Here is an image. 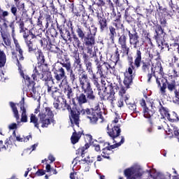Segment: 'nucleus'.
Masks as SVG:
<instances>
[{
	"label": "nucleus",
	"instance_id": "f257e3e1",
	"mask_svg": "<svg viewBox=\"0 0 179 179\" xmlns=\"http://www.w3.org/2000/svg\"><path fill=\"white\" fill-rule=\"evenodd\" d=\"M88 115L91 124H96L99 121V113L98 112H92L89 108L83 109L82 108L75 110H71L69 115L71 124L72 127H76L79 128V115Z\"/></svg>",
	"mask_w": 179,
	"mask_h": 179
},
{
	"label": "nucleus",
	"instance_id": "f03ea898",
	"mask_svg": "<svg viewBox=\"0 0 179 179\" xmlns=\"http://www.w3.org/2000/svg\"><path fill=\"white\" fill-rule=\"evenodd\" d=\"M78 82L79 86L76 85V89L82 90V92L87 94V97L90 100H94L96 96H94V92H93V89H92V85L90 84V80H89V77L87 74L85 72V71L80 70L78 72Z\"/></svg>",
	"mask_w": 179,
	"mask_h": 179
},
{
	"label": "nucleus",
	"instance_id": "7ed1b4c3",
	"mask_svg": "<svg viewBox=\"0 0 179 179\" xmlns=\"http://www.w3.org/2000/svg\"><path fill=\"white\" fill-rule=\"evenodd\" d=\"M48 93L54 99L53 106L56 110H69V105L66 103V99L62 97V94L59 90L55 87L48 85Z\"/></svg>",
	"mask_w": 179,
	"mask_h": 179
},
{
	"label": "nucleus",
	"instance_id": "20e7f679",
	"mask_svg": "<svg viewBox=\"0 0 179 179\" xmlns=\"http://www.w3.org/2000/svg\"><path fill=\"white\" fill-rule=\"evenodd\" d=\"M17 61L20 76H22V78H23L25 82V85L27 86L25 87V92H27V94L28 96H30V97H32L34 100H37L38 97L40 100V99H41V96H40V94H38V92L36 90L33 81H31L30 77H29V76L27 75H25L24 73H23V71H22V64H20L19 59H17Z\"/></svg>",
	"mask_w": 179,
	"mask_h": 179
},
{
	"label": "nucleus",
	"instance_id": "39448f33",
	"mask_svg": "<svg viewBox=\"0 0 179 179\" xmlns=\"http://www.w3.org/2000/svg\"><path fill=\"white\" fill-rule=\"evenodd\" d=\"M143 174H145V172L139 165H133L124 171V176L127 179L141 178Z\"/></svg>",
	"mask_w": 179,
	"mask_h": 179
},
{
	"label": "nucleus",
	"instance_id": "423d86ee",
	"mask_svg": "<svg viewBox=\"0 0 179 179\" xmlns=\"http://www.w3.org/2000/svg\"><path fill=\"white\" fill-rule=\"evenodd\" d=\"M40 124L42 128H47L51 122H54V113L50 108H45L43 112L39 113Z\"/></svg>",
	"mask_w": 179,
	"mask_h": 179
},
{
	"label": "nucleus",
	"instance_id": "0eeeda50",
	"mask_svg": "<svg viewBox=\"0 0 179 179\" xmlns=\"http://www.w3.org/2000/svg\"><path fill=\"white\" fill-rule=\"evenodd\" d=\"M157 84L158 87H159V93L162 96H166V89H167V87L168 90L170 92L176 90V81L169 83L167 80L162 79L160 82V80L157 78Z\"/></svg>",
	"mask_w": 179,
	"mask_h": 179
},
{
	"label": "nucleus",
	"instance_id": "6e6552de",
	"mask_svg": "<svg viewBox=\"0 0 179 179\" xmlns=\"http://www.w3.org/2000/svg\"><path fill=\"white\" fill-rule=\"evenodd\" d=\"M97 31V29L94 26H92L91 29H90V34H88L84 38V43L87 45V53L92 54L93 52V45H94V36H96V33Z\"/></svg>",
	"mask_w": 179,
	"mask_h": 179
},
{
	"label": "nucleus",
	"instance_id": "1a4fd4ad",
	"mask_svg": "<svg viewBox=\"0 0 179 179\" xmlns=\"http://www.w3.org/2000/svg\"><path fill=\"white\" fill-rule=\"evenodd\" d=\"M95 64L97 69L96 73L99 75L101 79L106 78V75L108 73V71L113 69V67L108 63L101 62L99 61V59H95Z\"/></svg>",
	"mask_w": 179,
	"mask_h": 179
},
{
	"label": "nucleus",
	"instance_id": "9d476101",
	"mask_svg": "<svg viewBox=\"0 0 179 179\" xmlns=\"http://www.w3.org/2000/svg\"><path fill=\"white\" fill-rule=\"evenodd\" d=\"M141 105L142 107H144L143 115L145 118H152L153 117V114H155V107H153V103L145 101V99H142L141 101Z\"/></svg>",
	"mask_w": 179,
	"mask_h": 179
},
{
	"label": "nucleus",
	"instance_id": "9b49d317",
	"mask_svg": "<svg viewBox=\"0 0 179 179\" xmlns=\"http://www.w3.org/2000/svg\"><path fill=\"white\" fill-rule=\"evenodd\" d=\"M130 66L124 72V80L123 81L124 85L126 87H129L131 83H132V76H134V66L132 65V57L129 59Z\"/></svg>",
	"mask_w": 179,
	"mask_h": 179
},
{
	"label": "nucleus",
	"instance_id": "f8f14e48",
	"mask_svg": "<svg viewBox=\"0 0 179 179\" xmlns=\"http://www.w3.org/2000/svg\"><path fill=\"white\" fill-rule=\"evenodd\" d=\"M59 87L62 90H64L66 96H67V99H69V100L73 99V91H72V87L68 85V80L64 78L62 80L59 85Z\"/></svg>",
	"mask_w": 179,
	"mask_h": 179
},
{
	"label": "nucleus",
	"instance_id": "ddd939ff",
	"mask_svg": "<svg viewBox=\"0 0 179 179\" xmlns=\"http://www.w3.org/2000/svg\"><path fill=\"white\" fill-rule=\"evenodd\" d=\"M125 141L124 137H121L120 142L116 143L114 145H110L109 147H106L103 149L101 156L102 157H104V159H110V153H111V150L113 149H115V148H118L119 146H121L122 143Z\"/></svg>",
	"mask_w": 179,
	"mask_h": 179
},
{
	"label": "nucleus",
	"instance_id": "4468645a",
	"mask_svg": "<svg viewBox=\"0 0 179 179\" xmlns=\"http://www.w3.org/2000/svg\"><path fill=\"white\" fill-rule=\"evenodd\" d=\"M156 35L155 36V38L158 44V47H162L163 45V38L165 36L164 31L162 29L161 26H158L155 29Z\"/></svg>",
	"mask_w": 179,
	"mask_h": 179
},
{
	"label": "nucleus",
	"instance_id": "2eb2a0df",
	"mask_svg": "<svg viewBox=\"0 0 179 179\" xmlns=\"http://www.w3.org/2000/svg\"><path fill=\"white\" fill-rule=\"evenodd\" d=\"M59 62L60 65L65 68L66 71H71V67H72V64H71V61L69 60V57L68 55H62L59 58Z\"/></svg>",
	"mask_w": 179,
	"mask_h": 179
},
{
	"label": "nucleus",
	"instance_id": "dca6fc26",
	"mask_svg": "<svg viewBox=\"0 0 179 179\" xmlns=\"http://www.w3.org/2000/svg\"><path fill=\"white\" fill-rule=\"evenodd\" d=\"M41 66L38 63L36 66H35L34 70L32 73V78L34 80H40L44 78V74H43V70Z\"/></svg>",
	"mask_w": 179,
	"mask_h": 179
},
{
	"label": "nucleus",
	"instance_id": "f3484780",
	"mask_svg": "<svg viewBox=\"0 0 179 179\" xmlns=\"http://www.w3.org/2000/svg\"><path fill=\"white\" fill-rule=\"evenodd\" d=\"M107 129L108 130V134L109 136H110L113 140L115 138H118V136H120V134H121V129H120V126H113L112 129L110 130V124H108Z\"/></svg>",
	"mask_w": 179,
	"mask_h": 179
},
{
	"label": "nucleus",
	"instance_id": "a211bd4d",
	"mask_svg": "<svg viewBox=\"0 0 179 179\" xmlns=\"http://www.w3.org/2000/svg\"><path fill=\"white\" fill-rule=\"evenodd\" d=\"M118 43L120 45H121V48L123 52L128 55V52H129V48L127 46V36L124 34L122 35L119 38Z\"/></svg>",
	"mask_w": 179,
	"mask_h": 179
},
{
	"label": "nucleus",
	"instance_id": "6ab92c4d",
	"mask_svg": "<svg viewBox=\"0 0 179 179\" xmlns=\"http://www.w3.org/2000/svg\"><path fill=\"white\" fill-rule=\"evenodd\" d=\"M55 73V79L57 82H61V80H64V79H66V76L65 75V69L62 67H59L57 70L54 71Z\"/></svg>",
	"mask_w": 179,
	"mask_h": 179
},
{
	"label": "nucleus",
	"instance_id": "aec40b11",
	"mask_svg": "<svg viewBox=\"0 0 179 179\" xmlns=\"http://www.w3.org/2000/svg\"><path fill=\"white\" fill-rule=\"evenodd\" d=\"M20 108L21 113V122H27V114L26 113V108L24 107V98H22L20 102Z\"/></svg>",
	"mask_w": 179,
	"mask_h": 179
},
{
	"label": "nucleus",
	"instance_id": "412c9836",
	"mask_svg": "<svg viewBox=\"0 0 179 179\" xmlns=\"http://www.w3.org/2000/svg\"><path fill=\"white\" fill-rule=\"evenodd\" d=\"M129 37L131 45H133L134 48H138V45L139 44L138 34H131V31H129Z\"/></svg>",
	"mask_w": 179,
	"mask_h": 179
},
{
	"label": "nucleus",
	"instance_id": "4be33fe9",
	"mask_svg": "<svg viewBox=\"0 0 179 179\" xmlns=\"http://www.w3.org/2000/svg\"><path fill=\"white\" fill-rule=\"evenodd\" d=\"M0 33L5 45H6V47H10L11 45L10 38V35L9 34V32L6 31L3 29H1Z\"/></svg>",
	"mask_w": 179,
	"mask_h": 179
},
{
	"label": "nucleus",
	"instance_id": "5701e85b",
	"mask_svg": "<svg viewBox=\"0 0 179 179\" xmlns=\"http://www.w3.org/2000/svg\"><path fill=\"white\" fill-rule=\"evenodd\" d=\"M151 72L155 76V73H160L163 72V68L162 67V63L157 62L156 64H152L151 66Z\"/></svg>",
	"mask_w": 179,
	"mask_h": 179
},
{
	"label": "nucleus",
	"instance_id": "b1692460",
	"mask_svg": "<svg viewBox=\"0 0 179 179\" xmlns=\"http://www.w3.org/2000/svg\"><path fill=\"white\" fill-rule=\"evenodd\" d=\"M14 44L15 45V51L18 52L19 61H23V59H24V57H23V50L22 49V47H20L19 41L15 40Z\"/></svg>",
	"mask_w": 179,
	"mask_h": 179
},
{
	"label": "nucleus",
	"instance_id": "393cba45",
	"mask_svg": "<svg viewBox=\"0 0 179 179\" xmlns=\"http://www.w3.org/2000/svg\"><path fill=\"white\" fill-rule=\"evenodd\" d=\"M74 132L71 136V143L75 145V143H78L79 142V139H80V136H82V133L80 131L76 132L75 127H73Z\"/></svg>",
	"mask_w": 179,
	"mask_h": 179
},
{
	"label": "nucleus",
	"instance_id": "a878e982",
	"mask_svg": "<svg viewBox=\"0 0 179 179\" xmlns=\"http://www.w3.org/2000/svg\"><path fill=\"white\" fill-rule=\"evenodd\" d=\"M10 106L13 110V113L17 122V125H19V124H20V121H19V120L20 119L19 116V110H17V108L16 107V105L14 103L10 102Z\"/></svg>",
	"mask_w": 179,
	"mask_h": 179
},
{
	"label": "nucleus",
	"instance_id": "bb28decb",
	"mask_svg": "<svg viewBox=\"0 0 179 179\" xmlns=\"http://www.w3.org/2000/svg\"><path fill=\"white\" fill-rule=\"evenodd\" d=\"M72 164H73V172L71 173L70 174V178L71 179H78V172L75 171V170H76V166H78V158H76L73 160Z\"/></svg>",
	"mask_w": 179,
	"mask_h": 179
},
{
	"label": "nucleus",
	"instance_id": "cd10ccee",
	"mask_svg": "<svg viewBox=\"0 0 179 179\" xmlns=\"http://www.w3.org/2000/svg\"><path fill=\"white\" fill-rule=\"evenodd\" d=\"M98 20L101 31H104L106 27H107V20L104 17L98 16Z\"/></svg>",
	"mask_w": 179,
	"mask_h": 179
},
{
	"label": "nucleus",
	"instance_id": "c85d7f7f",
	"mask_svg": "<svg viewBox=\"0 0 179 179\" xmlns=\"http://www.w3.org/2000/svg\"><path fill=\"white\" fill-rule=\"evenodd\" d=\"M141 62H142V52H141V50H137L136 55V59L134 61V65L136 66V68H139V66H141Z\"/></svg>",
	"mask_w": 179,
	"mask_h": 179
},
{
	"label": "nucleus",
	"instance_id": "c756f323",
	"mask_svg": "<svg viewBox=\"0 0 179 179\" xmlns=\"http://www.w3.org/2000/svg\"><path fill=\"white\" fill-rule=\"evenodd\" d=\"M90 148V144L86 143L85 146L79 148V149L76 152V155H79L83 157L85 153H86V150Z\"/></svg>",
	"mask_w": 179,
	"mask_h": 179
},
{
	"label": "nucleus",
	"instance_id": "7c9ffc66",
	"mask_svg": "<svg viewBox=\"0 0 179 179\" xmlns=\"http://www.w3.org/2000/svg\"><path fill=\"white\" fill-rule=\"evenodd\" d=\"M6 64V55L3 50H0V68H3Z\"/></svg>",
	"mask_w": 179,
	"mask_h": 179
},
{
	"label": "nucleus",
	"instance_id": "2f4dec72",
	"mask_svg": "<svg viewBox=\"0 0 179 179\" xmlns=\"http://www.w3.org/2000/svg\"><path fill=\"white\" fill-rule=\"evenodd\" d=\"M129 99V96L127 95L125 96V99H124L126 104L128 106L129 110L133 111V113L136 112V105L134 103H131L128 102Z\"/></svg>",
	"mask_w": 179,
	"mask_h": 179
},
{
	"label": "nucleus",
	"instance_id": "473e14b6",
	"mask_svg": "<svg viewBox=\"0 0 179 179\" xmlns=\"http://www.w3.org/2000/svg\"><path fill=\"white\" fill-rule=\"evenodd\" d=\"M159 113L163 118H166L168 120L170 118V113H169L167 108L161 106L159 108Z\"/></svg>",
	"mask_w": 179,
	"mask_h": 179
},
{
	"label": "nucleus",
	"instance_id": "72a5a7b5",
	"mask_svg": "<svg viewBox=\"0 0 179 179\" xmlns=\"http://www.w3.org/2000/svg\"><path fill=\"white\" fill-rule=\"evenodd\" d=\"M77 100L80 106H82V104H85V103H87V98L86 97V95H85V94H80L77 97Z\"/></svg>",
	"mask_w": 179,
	"mask_h": 179
},
{
	"label": "nucleus",
	"instance_id": "f704fd0d",
	"mask_svg": "<svg viewBox=\"0 0 179 179\" xmlns=\"http://www.w3.org/2000/svg\"><path fill=\"white\" fill-rule=\"evenodd\" d=\"M16 141L17 142H29L31 139V135L27 136L26 137H21L20 136H16Z\"/></svg>",
	"mask_w": 179,
	"mask_h": 179
},
{
	"label": "nucleus",
	"instance_id": "c9c22d12",
	"mask_svg": "<svg viewBox=\"0 0 179 179\" xmlns=\"http://www.w3.org/2000/svg\"><path fill=\"white\" fill-rule=\"evenodd\" d=\"M92 82L94 86L97 88V90L100 89V84H99V78L96 76L95 73H92Z\"/></svg>",
	"mask_w": 179,
	"mask_h": 179
},
{
	"label": "nucleus",
	"instance_id": "e433bc0d",
	"mask_svg": "<svg viewBox=\"0 0 179 179\" xmlns=\"http://www.w3.org/2000/svg\"><path fill=\"white\" fill-rule=\"evenodd\" d=\"M101 107H103L102 103H96L91 110V113H98V114H99Z\"/></svg>",
	"mask_w": 179,
	"mask_h": 179
},
{
	"label": "nucleus",
	"instance_id": "4c0bfd02",
	"mask_svg": "<svg viewBox=\"0 0 179 179\" xmlns=\"http://www.w3.org/2000/svg\"><path fill=\"white\" fill-rule=\"evenodd\" d=\"M30 122L34 124L36 128H38V119H37L36 115L31 114Z\"/></svg>",
	"mask_w": 179,
	"mask_h": 179
},
{
	"label": "nucleus",
	"instance_id": "58836bf2",
	"mask_svg": "<svg viewBox=\"0 0 179 179\" xmlns=\"http://www.w3.org/2000/svg\"><path fill=\"white\" fill-rule=\"evenodd\" d=\"M9 16V12L3 10L2 8L0 7V19L1 20H6V17Z\"/></svg>",
	"mask_w": 179,
	"mask_h": 179
},
{
	"label": "nucleus",
	"instance_id": "ea45409f",
	"mask_svg": "<svg viewBox=\"0 0 179 179\" xmlns=\"http://www.w3.org/2000/svg\"><path fill=\"white\" fill-rule=\"evenodd\" d=\"M35 55L37 58L38 62H44V56L43 55V52L39 50L36 52Z\"/></svg>",
	"mask_w": 179,
	"mask_h": 179
},
{
	"label": "nucleus",
	"instance_id": "a19ab883",
	"mask_svg": "<svg viewBox=\"0 0 179 179\" xmlns=\"http://www.w3.org/2000/svg\"><path fill=\"white\" fill-rule=\"evenodd\" d=\"M109 30H110V40H112V41H114V38L115 37V36H117V32H115V28H114L113 27H109Z\"/></svg>",
	"mask_w": 179,
	"mask_h": 179
},
{
	"label": "nucleus",
	"instance_id": "79ce46f5",
	"mask_svg": "<svg viewBox=\"0 0 179 179\" xmlns=\"http://www.w3.org/2000/svg\"><path fill=\"white\" fill-rule=\"evenodd\" d=\"M152 62H146L143 63L142 69L144 72H149V68H150V65Z\"/></svg>",
	"mask_w": 179,
	"mask_h": 179
},
{
	"label": "nucleus",
	"instance_id": "37998d69",
	"mask_svg": "<svg viewBox=\"0 0 179 179\" xmlns=\"http://www.w3.org/2000/svg\"><path fill=\"white\" fill-rule=\"evenodd\" d=\"M168 120L171 121V122H174V121H179L178 115L176 113V112H173L171 116L169 114V118H168Z\"/></svg>",
	"mask_w": 179,
	"mask_h": 179
},
{
	"label": "nucleus",
	"instance_id": "c03bdc74",
	"mask_svg": "<svg viewBox=\"0 0 179 179\" xmlns=\"http://www.w3.org/2000/svg\"><path fill=\"white\" fill-rule=\"evenodd\" d=\"M27 46L28 47L29 52H31V51H34V48L33 47V42L30 39L28 41H25Z\"/></svg>",
	"mask_w": 179,
	"mask_h": 179
},
{
	"label": "nucleus",
	"instance_id": "a18cd8bd",
	"mask_svg": "<svg viewBox=\"0 0 179 179\" xmlns=\"http://www.w3.org/2000/svg\"><path fill=\"white\" fill-rule=\"evenodd\" d=\"M99 90V95L100 96L101 99H104L106 96H108V93L106 92L107 90V87H104L103 92L100 90V88L98 90Z\"/></svg>",
	"mask_w": 179,
	"mask_h": 179
},
{
	"label": "nucleus",
	"instance_id": "49530a36",
	"mask_svg": "<svg viewBox=\"0 0 179 179\" xmlns=\"http://www.w3.org/2000/svg\"><path fill=\"white\" fill-rule=\"evenodd\" d=\"M85 66L87 68V71L90 73H92L93 74V68L92 67V62H85Z\"/></svg>",
	"mask_w": 179,
	"mask_h": 179
},
{
	"label": "nucleus",
	"instance_id": "de8ad7c7",
	"mask_svg": "<svg viewBox=\"0 0 179 179\" xmlns=\"http://www.w3.org/2000/svg\"><path fill=\"white\" fill-rule=\"evenodd\" d=\"M76 33L78 34V37H80V38H82V40H83V38H85V33L83 32V30H82L80 27H78L77 29Z\"/></svg>",
	"mask_w": 179,
	"mask_h": 179
},
{
	"label": "nucleus",
	"instance_id": "09e8293b",
	"mask_svg": "<svg viewBox=\"0 0 179 179\" xmlns=\"http://www.w3.org/2000/svg\"><path fill=\"white\" fill-rule=\"evenodd\" d=\"M67 72H70V79H71L72 83H73V82H75V80H76V77L75 76V73H73L72 67H70V70L67 71Z\"/></svg>",
	"mask_w": 179,
	"mask_h": 179
},
{
	"label": "nucleus",
	"instance_id": "8fccbe9b",
	"mask_svg": "<svg viewBox=\"0 0 179 179\" xmlns=\"http://www.w3.org/2000/svg\"><path fill=\"white\" fill-rule=\"evenodd\" d=\"M73 40L77 45V47H78V48H80L81 50H83V46L80 45V41H79V38H78L77 36H73Z\"/></svg>",
	"mask_w": 179,
	"mask_h": 179
},
{
	"label": "nucleus",
	"instance_id": "3c124183",
	"mask_svg": "<svg viewBox=\"0 0 179 179\" xmlns=\"http://www.w3.org/2000/svg\"><path fill=\"white\" fill-rule=\"evenodd\" d=\"M30 33H31V31H25L24 33H23V38L24 39V41H29V38L30 37Z\"/></svg>",
	"mask_w": 179,
	"mask_h": 179
},
{
	"label": "nucleus",
	"instance_id": "603ef678",
	"mask_svg": "<svg viewBox=\"0 0 179 179\" xmlns=\"http://www.w3.org/2000/svg\"><path fill=\"white\" fill-rule=\"evenodd\" d=\"M124 101H125V96L124 98H120V100L117 101V107H124Z\"/></svg>",
	"mask_w": 179,
	"mask_h": 179
},
{
	"label": "nucleus",
	"instance_id": "864d4df0",
	"mask_svg": "<svg viewBox=\"0 0 179 179\" xmlns=\"http://www.w3.org/2000/svg\"><path fill=\"white\" fill-rule=\"evenodd\" d=\"M11 13H13V16H17V8L15 6V5L11 6Z\"/></svg>",
	"mask_w": 179,
	"mask_h": 179
},
{
	"label": "nucleus",
	"instance_id": "5fc2aeb1",
	"mask_svg": "<svg viewBox=\"0 0 179 179\" xmlns=\"http://www.w3.org/2000/svg\"><path fill=\"white\" fill-rule=\"evenodd\" d=\"M126 92H127V90H125V88L121 87L119 91L120 96H121L122 98L123 97L125 99V96H127V95L124 96V94L126 93Z\"/></svg>",
	"mask_w": 179,
	"mask_h": 179
},
{
	"label": "nucleus",
	"instance_id": "6e6d98bb",
	"mask_svg": "<svg viewBox=\"0 0 179 179\" xmlns=\"http://www.w3.org/2000/svg\"><path fill=\"white\" fill-rule=\"evenodd\" d=\"M8 129H17V124L11 123L8 125Z\"/></svg>",
	"mask_w": 179,
	"mask_h": 179
},
{
	"label": "nucleus",
	"instance_id": "4d7b16f0",
	"mask_svg": "<svg viewBox=\"0 0 179 179\" xmlns=\"http://www.w3.org/2000/svg\"><path fill=\"white\" fill-rule=\"evenodd\" d=\"M83 162H85L87 164H90V163H93V158L90 159V157H87V158H85Z\"/></svg>",
	"mask_w": 179,
	"mask_h": 179
},
{
	"label": "nucleus",
	"instance_id": "13d9d810",
	"mask_svg": "<svg viewBox=\"0 0 179 179\" xmlns=\"http://www.w3.org/2000/svg\"><path fill=\"white\" fill-rule=\"evenodd\" d=\"M175 98L173 99V101L175 103H179V92L177 91H175Z\"/></svg>",
	"mask_w": 179,
	"mask_h": 179
},
{
	"label": "nucleus",
	"instance_id": "bf43d9fd",
	"mask_svg": "<svg viewBox=\"0 0 179 179\" xmlns=\"http://www.w3.org/2000/svg\"><path fill=\"white\" fill-rule=\"evenodd\" d=\"M45 174V172L43 170H38L36 173V176H38V177H40V176H44Z\"/></svg>",
	"mask_w": 179,
	"mask_h": 179
},
{
	"label": "nucleus",
	"instance_id": "052dcab7",
	"mask_svg": "<svg viewBox=\"0 0 179 179\" xmlns=\"http://www.w3.org/2000/svg\"><path fill=\"white\" fill-rule=\"evenodd\" d=\"M20 33H24L26 31V29L24 28V24H20Z\"/></svg>",
	"mask_w": 179,
	"mask_h": 179
},
{
	"label": "nucleus",
	"instance_id": "680f3d73",
	"mask_svg": "<svg viewBox=\"0 0 179 179\" xmlns=\"http://www.w3.org/2000/svg\"><path fill=\"white\" fill-rule=\"evenodd\" d=\"M85 167L84 171L87 173L90 170V166L88 164H85Z\"/></svg>",
	"mask_w": 179,
	"mask_h": 179
},
{
	"label": "nucleus",
	"instance_id": "e2e57ef3",
	"mask_svg": "<svg viewBox=\"0 0 179 179\" xmlns=\"http://www.w3.org/2000/svg\"><path fill=\"white\" fill-rule=\"evenodd\" d=\"M8 143H5V145H3V146H1L0 145V150L1 149L2 150H6V149L8 148Z\"/></svg>",
	"mask_w": 179,
	"mask_h": 179
},
{
	"label": "nucleus",
	"instance_id": "0e129e2a",
	"mask_svg": "<svg viewBox=\"0 0 179 179\" xmlns=\"http://www.w3.org/2000/svg\"><path fill=\"white\" fill-rule=\"evenodd\" d=\"M75 64H76V65L80 66V58H79V57H76Z\"/></svg>",
	"mask_w": 179,
	"mask_h": 179
},
{
	"label": "nucleus",
	"instance_id": "69168bd1",
	"mask_svg": "<svg viewBox=\"0 0 179 179\" xmlns=\"http://www.w3.org/2000/svg\"><path fill=\"white\" fill-rule=\"evenodd\" d=\"M11 36H12L13 40V41H14V43H15V40H17V39H16V38L15 37V28H14V29H12V34H11Z\"/></svg>",
	"mask_w": 179,
	"mask_h": 179
},
{
	"label": "nucleus",
	"instance_id": "338daca9",
	"mask_svg": "<svg viewBox=\"0 0 179 179\" xmlns=\"http://www.w3.org/2000/svg\"><path fill=\"white\" fill-rule=\"evenodd\" d=\"M99 3L98 5L99 6H104V5H106V3L104 2V1L103 0H98Z\"/></svg>",
	"mask_w": 179,
	"mask_h": 179
},
{
	"label": "nucleus",
	"instance_id": "774afa93",
	"mask_svg": "<svg viewBox=\"0 0 179 179\" xmlns=\"http://www.w3.org/2000/svg\"><path fill=\"white\" fill-rule=\"evenodd\" d=\"M48 159H49V160H50L51 163L55 162V157H54V156H52L51 155H49Z\"/></svg>",
	"mask_w": 179,
	"mask_h": 179
}]
</instances>
